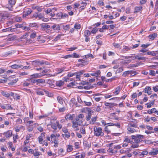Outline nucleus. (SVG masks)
<instances>
[{
    "label": "nucleus",
    "instance_id": "obj_1",
    "mask_svg": "<svg viewBox=\"0 0 158 158\" xmlns=\"http://www.w3.org/2000/svg\"><path fill=\"white\" fill-rule=\"evenodd\" d=\"M94 133L95 135L97 136H102L104 135V133L102 131L101 127H95L94 128Z\"/></svg>",
    "mask_w": 158,
    "mask_h": 158
},
{
    "label": "nucleus",
    "instance_id": "obj_2",
    "mask_svg": "<svg viewBox=\"0 0 158 158\" xmlns=\"http://www.w3.org/2000/svg\"><path fill=\"white\" fill-rule=\"evenodd\" d=\"M16 0H8V4L6 6V7L10 11L13 10V6L15 4Z\"/></svg>",
    "mask_w": 158,
    "mask_h": 158
},
{
    "label": "nucleus",
    "instance_id": "obj_3",
    "mask_svg": "<svg viewBox=\"0 0 158 158\" xmlns=\"http://www.w3.org/2000/svg\"><path fill=\"white\" fill-rule=\"evenodd\" d=\"M48 64V63L46 62H44L43 60L40 61L39 60H37L33 61L32 62V64L33 65H40L42 64Z\"/></svg>",
    "mask_w": 158,
    "mask_h": 158
},
{
    "label": "nucleus",
    "instance_id": "obj_4",
    "mask_svg": "<svg viewBox=\"0 0 158 158\" xmlns=\"http://www.w3.org/2000/svg\"><path fill=\"white\" fill-rule=\"evenodd\" d=\"M51 139V142L52 143H54L55 144H58V141L57 139L56 136L54 134H52L50 137Z\"/></svg>",
    "mask_w": 158,
    "mask_h": 158
},
{
    "label": "nucleus",
    "instance_id": "obj_5",
    "mask_svg": "<svg viewBox=\"0 0 158 158\" xmlns=\"http://www.w3.org/2000/svg\"><path fill=\"white\" fill-rule=\"evenodd\" d=\"M158 154V148H153L152 151L149 152V155L151 156H156Z\"/></svg>",
    "mask_w": 158,
    "mask_h": 158
},
{
    "label": "nucleus",
    "instance_id": "obj_6",
    "mask_svg": "<svg viewBox=\"0 0 158 158\" xmlns=\"http://www.w3.org/2000/svg\"><path fill=\"white\" fill-rule=\"evenodd\" d=\"M41 29L43 31H45L46 29L49 28L50 27V26L49 25L45 23L41 24Z\"/></svg>",
    "mask_w": 158,
    "mask_h": 158
},
{
    "label": "nucleus",
    "instance_id": "obj_7",
    "mask_svg": "<svg viewBox=\"0 0 158 158\" xmlns=\"http://www.w3.org/2000/svg\"><path fill=\"white\" fill-rule=\"evenodd\" d=\"M54 31H59L60 29V27L59 24H54L51 27Z\"/></svg>",
    "mask_w": 158,
    "mask_h": 158
},
{
    "label": "nucleus",
    "instance_id": "obj_8",
    "mask_svg": "<svg viewBox=\"0 0 158 158\" xmlns=\"http://www.w3.org/2000/svg\"><path fill=\"white\" fill-rule=\"evenodd\" d=\"M64 133V135L65 137L68 138L70 136V134L69 132L68 129L65 128L62 129Z\"/></svg>",
    "mask_w": 158,
    "mask_h": 158
},
{
    "label": "nucleus",
    "instance_id": "obj_9",
    "mask_svg": "<svg viewBox=\"0 0 158 158\" xmlns=\"http://www.w3.org/2000/svg\"><path fill=\"white\" fill-rule=\"evenodd\" d=\"M46 13L48 15H50L52 17H54L55 14L53 12V9H51L49 8L46 11Z\"/></svg>",
    "mask_w": 158,
    "mask_h": 158
},
{
    "label": "nucleus",
    "instance_id": "obj_10",
    "mask_svg": "<svg viewBox=\"0 0 158 158\" xmlns=\"http://www.w3.org/2000/svg\"><path fill=\"white\" fill-rule=\"evenodd\" d=\"M3 134L6 136V138H10L12 136V133L11 131L9 130L6 132H4Z\"/></svg>",
    "mask_w": 158,
    "mask_h": 158
},
{
    "label": "nucleus",
    "instance_id": "obj_11",
    "mask_svg": "<svg viewBox=\"0 0 158 158\" xmlns=\"http://www.w3.org/2000/svg\"><path fill=\"white\" fill-rule=\"evenodd\" d=\"M25 128L23 126H18L15 128V130L16 132H19L20 130H22L24 131L25 130Z\"/></svg>",
    "mask_w": 158,
    "mask_h": 158
},
{
    "label": "nucleus",
    "instance_id": "obj_12",
    "mask_svg": "<svg viewBox=\"0 0 158 158\" xmlns=\"http://www.w3.org/2000/svg\"><path fill=\"white\" fill-rule=\"evenodd\" d=\"M44 75L45 74H43L41 73H35L31 75V76L33 78H37L41 77Z\"/></svg>",
    "mask_w": 158,
    "mask_h": 158
},
{
    "label": "nucleus",
    "instance_id": "obj_13",
    "mask_svg": "<svg viewBox=\"0 0 158 158\" xmlns=\"http://www.w3.org/2000/svg\"><path fill=\"white\" fill-rule=\"evenodd\" d=\"M131 137L133 139H134L135 143H140L142 141V140L136 138V137L135 136V135H132Z\"/></svg>",
    "mask_w": 158,
    "mask_h": 158
},
{
    "label": "nucleus",
    "instance_id": "obj_14",
    "mask_svg": "<svg viewBox=\"0 0 158 158\" xmlns=\"http://www.w3.org/2000/svg\"><path fill=\"white\" fill-rule=\"evenodd\" d=\"M74 114L71 115L70 114H68L66 115L65 116V118L66 120H72L73 119V116Z\"/></svg>",
    "mask_w": 158,
    "mask_h": 158
},
{
    "label": "nucleus",
    "instance_id": "obj_15",
    "mask_svg": "<svg viewBox=\"0 0 158 158\" xmlns=\"http://www.w3.org/2000/svg\"><path fill=\"white\" fill-rule=\"evenodd\" d=\"M23 65L18 64H13L11 66L12 68L13 69H17L19 68H22Z\"/></svg>",
    "mask_w": 158,
    "mask_h": 158
},
{
    "label": "nucleus",
    "instance_id": "obj_16",
    "mask_svg": "<svg viewBox=\"0 0 158 158\" xmlns=\"http://www.w3.org/2000/svg\"><path fill=\"white\" fill-rule=\"evenodd\" d=\"M137 122H136L133 124L131 123H129L128 124V127L136 128L137 127Z\"/></svg>",
    "mask_w": 158,
    "mask_h": 158
},
{
    "label": "nucleus",
    "instance_id": "obj_17",
    "mask_svg": "<svg viewBox=\"0 0 158 158\" xmlns=\"http://www.w3.org/2000/svg\"><path fill=\"white\" fill-rule=\"evenodd\" d=\"M121 90V89L120 86H118L115 89V91L114 92V93L115 95H117L119 93V92Z\"/></svg>",
    "mask_w": 158,
    "mask_h": 158
},
{
    "label": "nucleus",
    "instance_id": "obj_18",
    "mask_svg": "<svg viewBox=\"0 0 158 158\" xmlns=\"http://www.w3.org/2000/svg\"><path fill=\"white\" fill-rule=\"evenodd\" d=\"M142 9V7L141 6H136L135 7L134 13H137L141 11Z\"/></svg>",
    "mask_w": 158,
    "mask_h": 158
},
{
    "label": "nucleus",
    "instance_id": "obj_19",
    "mask_svg": "<svg viewBox=\"0 0 158 158\" xmlns=\"http://www.w3.org/2000/svg\"><path fill=\"white\" fill-rule=\"evenodd\" d=\"M131 73H132V71H125L123 73V76L124 77H126L127 75H128L129 74H131Z\"/></svg>",
    "mask_w": 158,
    "mask_h": 158
},
{
    "label": "nucleus",
    "instance_id": "obj_20",
    "mask_svg": "<svg viewBox=\"0 0 158 158\" xmlns=\"http://www.w3.org/2000/svg\"><path fill=\"white\" fill-rule=\"evenodd\" d=\"M91 33L90 31L88 30H85L84 32V35L85 36H89L91 35Z\"/></svg>",
    "mask_w": 158,
    "mask_h": 158
},
{
    "label": "nucleus",
    "instance_id": "obj_21",
    "mask_svg": "<svg viewBox=\"0 0 158 158\" xmlns=\"http://www.w3.org/2000/svg\"><path fill=\"white\" fill-rule=\"evenodd\" d=\"M51 127L52 128L54 129V130H56L57 129V121L56 123H52V122H51Z\"/></svg>",
    "mask_w": 158,
    "mask_h": 158
},
{
    "label": "nucleus",
    "instance_id": "obj_22",
    "mask_svg": "<svg viewBox=\"0 0 158 158\" xmlns=\"http://www.w3.org/2000/svg\"><path fill=\"white\" fill-rule=\"evenodd\" d=\"M97 119V117L96 116L93 117L92 118L91 120L89 122L90 124H94L95 122L96 121Z\"/></svg>",
    "mask_w": 158,
    "mask_h": 158
},
{
    "label": "nucleus",
    "instance_id": "obj_23",
    "mask_svg": "<svg viewBox=\"0 0 158 158\" xmlns=\"http://www.w3.org/2000/svg\"><path fill=\"white\" fill-rule=\"evenodd\" d=\"M92 114L91 113V112L90 113H87V115L86 117V119L87 121H89L90 120Z\"/></svg>",
    "mask_w": 158,
    "mask_h": 158
},
{
    "label": "nucleus",
    "instance_id": "obj_24",
    "mask_svg": "<svg viewBox=\"0 0 158 158\" xmlns=\"http://www.w3.org/2000/svg\"><path fill=\"white\" fill-rule=\"evenodd\" d=\"M45 82V80L43 79H37V85H39V84L40 83H43Z\"/></svg>",
    "mask_w": 158,
    "mask_h": 158
},
{
    "label": "nucleus",
    "instance_id": "obj_25",
    "mask_svg": "<svg viewBox=\"0 0 158 158\" xmlns=\"http://www.w3.org/2000/svg\"><path fill=\"white\" fill-rule=\"evenodd\" d=\"M157 33H154L152 35H149L148 37L150 39L154 40L157 36Z\"/></svg>",
    "mask_w": 158,
    "mask_h": 158
},
{
    "label": "nucleus",
    "instance_id": "obj_26",
    "mask_svg": "<svg viewBox=\"0 0 158 158\" xmlns=\"http://www.w3.org/2000/svg\"><path fill=\"white\" fill-rule=\"evenodd\" d=\"M44 90H37L36 91V94L39 95H44Z\"/></svg>",
    "mask_w": 158,
    "mask_h": 158
},
{
    "label": "nucleus",
    "instance_id": "obj_27",
    "mask_svg": "<svg viewBox=\"0 0 158 158\" xmlns=\"http://www.w3.org/2000/svg\"><path fill=\"white\" fill-rule=\"evenodd\" d=\"M101 72L99 70L95 73L91 74V75L93 76H95L97 77L100 74Z\"/></svg>",
    "mask_w": 158,
    "mask_h": 158
},
{
    "label": "nucleus",
    "instance_id": "obj_28",
    "mask_svg": "<svg viewBox=\"0 0 158 158\" xmlns=\"http://www.w3.org/2000/svg\"><path fill=\"white\" fill-rule=\"evenodd\" d=\"M64 84V81H57L56 83V85L58 86H61L63 85Z\"/></svg>",
    "mask_w": 158,
    "mask_h": 158
},
{
    "label": "nucleus",
    "instance_id": "obj_29",
    "mask_svg": "<svg viewBox=\"0 0 158 158\" xmlns=\"http://www.w3.org/2000/svg\"><path fill=\"white\" fill-rule=\"evenodd\" d=\"M72 123L73 124L72 127L74 128L77 127H78V126L79 125L78 124V123L76 121H72Z\"/></svg>",
    "mask_w": 158,
    "mask_h": 158
},
{
    "label": "nucleus",
    "instance_id": "obj_30",
    "mask_svg": "<svg viewBox=\"0 0 158 158\" xmlns=\"http://www.w3.org/2000/svg\"><path fill=\"white\" fill-rule=\"evenodd\" d=\"M151 89L149 86L146 87L144 89V92L145 93H147L148 95L151 94V93L149 94V91L151 90Z\"/></svg>",
    "mask_w": 158,
    "mask_h": 158
},
{
    "label": "nucleus",
    "instance_id": "obj_31",
    "mask_svg": "<svg viewBox=\"0 0 158 158\" xmlns=\"http://www.w3.org/2000/svg\"><path fill=\"white\" fill-rule=\"evenodd\" d=\"M57 99L58 102L61 104H63L64 101L63 98L60 97L58 96L57 97Z\"/></svg>",
    "mask_w": 158,
    "mask_h": 158
},
{
    "label": "nucleus",
    "instance_id": "obj_32",
    "mask_svg": "<svg viewBox=\"0 0 158 158\" xmlns=\"http://www.w3.org/2000/svg\"><path fill=\"white\" fill-rule=\"evenodd\" d=\"M73 150V146L70 145H69L67 146V151L68 152H70Z\"/></svg>",
    "mask_w": 158,
    "mask_h": 158
},
{
    "label": "nucleus",
    "instance_id": "obj_33",
    "mask_svg": "<svg viewBox=\"0 0 158 158\" xmlns=\"http://www.w3.org/2000/svg\"><path fill=\"white\" fill-rule=\"evenodd\" d=\"M5 72H6V73H8L11 72L10 70H8L7 71H6L5 70L0 68V76L1 75L2 73H5Z\"/></svg>",
    "mask_w": 158,
    "mask_h": 158
},
{
    "label": "nucleus",
    "instance_id": "obj_34",
    "mask_svg": "<svg viewBox=\"0 0 158 158\" xmlns=\"http://www.w3.org/2000/svg\"><path fill=\"white\" fill-rule=\"evenodd\" d=\"M62 13L60 12L57 13L56 15V16L57 18L56 19H62Z\"/></svg>",
    "mask_w": 158,
    "mask_h": 158
},
{
    "label": "nucleus",
    "instance_id": "obj_35",
    "mask_svg": "<svg viewBox=\"0 0 158 158\" xmlns=\"http://www.w3.org/2000/svg\"><path fill=\"white\" fill-rule=\"evenodd\" d=\"M113 45L116 48H121V45L119 44L114 43L113 44Z\"/></svg>",
    "mask_w": 158,
    "mask_h": 158
},
{
    "label": "nucleus",
    "instance_id": "obj_36",
    "mask_svg": "<svg viewBox=\"0 0 158 158\" xmlns=\"http://www.w3.org/2000/svg\"><path fill=\"white\" fill-rule=\"evenodd\" d=\"M127 130L128 131L130 132L131 133H134L136 131V130L134 129L131 128V127H128L127 128Z\"/></svg>",
    "mask_w": 158,
    "mask_h": 158
},
{
    "label": "nucleus",
    "instance_id": "obj_37",
    "mask_svg": "<svg viewBox=\"0 0 158 158\" xmlns=\"http://www.w3.org/2000/svg\"><path fill=\"white\" fill-rule=\"evenodd\" d=\"M65 68H58L57 69V73H62L64 70Z\"/></svg>",
    "mask_w": 158,
    "mask_h": 158
},
{
    "label": "nucleus",
    "instance_id": "obj_38",
    "mask_svg": "<svg viewBox=\"0 0 158 158\" xmlns=\"http://www.w3.org/2000/svg\"><path fill=\"white\" fill-rule=\"evenodd\" d=\"M147 54L148 55H152L153 56H155L156 55V53H155L154 51L148 52L147 53Z\"/></svg>",
    "mask_w": 158,
    "mask_h": 158
},
{
    "label": "nucleus",
    "instance_id": "obj_39",
    "mask_svg": "<svg viewBox=\"0 0 158 158\" xmlns=\"http://www.w3.org/2000/svg\"><path fill=\"white\" fill-rule=\"evenodd\" d=\"M2 95L6 97L7 98L9 97V93L6 92V91H3L2 92Z\"/></svg>",
    "mask_w": 158,
    "mask_h": 158
},
{
    "label": "nucleus",
    "instance_id": "obj_40",
    "mask_svg": "<svg viewBox=\"0 0 158 158\" xmlns=\"http://www.w3.org/2000/svg\"><path fill=\"white\" fill-rule=\"evenodd\" d=\"M81 26L80 24L76 23L74 25V28L77 30L80 29L81 28Z\"/></svg>",
    "mask_w": 158,
    "mask_h": 158
},
{
    "label": "nucleus",
    "instance_id": "obj_41",
    "mask_svg": "<svg viewBox=\"0 0 158 158\" xmlns=\"http://www.w3.org/2000/svg\"><path fill=\"white\" fill-rule=\"evenodd\" d=\"M39 142V143L41 144H43L44 142L43 140V138L41 136H39L38 137Z\"/></svg>",
    "mask_w": 158,
    "mask_h": 158
},
{
    "label": "nucleus",
    "instance_id": "obj_42",
    "mask_svg": "<svg viewBox=\"0 0 158 158\" xmlns=\"http://www.w3.org/2000/svg\"><path fill=\"white\" fill-rule=\"evenodd\" d=\"M44 91L45 93L49 97H52L53 96L52 94L50 93V92L48 91H47L45 90H44Z\"/></svg>",
    "mask_w": 158,
    "mask_h": 158
},
{
    "label": "nucleus",
    "instance_id": "obj_43",
    "mask_svg": "<svg viewBox=\"0 0 158 158\" xmlns=\"http://www.w3.org/2000/svg\"><path fill=\"white\" fill-rule=\"evenodd\" d=\"M18 80V79H13L8 84H9L12 85H14L15 83H16L17 82Z\"/></svg>",
    "mask_w": 158,
    "mask_h": 158
},
{
    "label": "nucleus",
    "instance_id": "obj_44",
    "mask_svg": "<svg viewBox=\"0 0 158 158\" xmlns=\"http://www.w3.org/2000/svg\"><path fill=\"white\" fill-rule=\"evenodd\" d=\"M33 137V135L32 134H28L26 136V139L27 140H29L30 138Z\"/></svg>",
    "mask_w": 158,
    "mask_h": 158
},
{
    "label": "nucleus",
    "instance_id": "obj_45",
    "mask_svg": "<svg viewBox=\"0 0 158 158\" xmlns=\"http://www.w3.org/2000/svg\"><path fill=\"white\" fill-rule=\"evenodd\" d=\"M36 36V33L35 32H33L30 35V37L31 38L34 39L35 38Z\"/></svg>",
    "mask_w": 158,
    "mask_h": 158
},
{
    "label": "nucleus",
    "instance_id": "obj_46",
    "mask_svg": "<svg viewBox=\"0 0 158 158\" xmlns=\"http://www.w3.org/2000/svg\"><path fill=\"white\" fill-rule=\"evenodd\" d=\"M135 136L136 137V138L139 139H143V135H135Z\"/></svg>",
    "mask_w": 158,
    "mask_h": 158
},
{
    "label": "nucleus",
    "instance_id": "obj_47",
    "mask_svg": "<svg viewBox=\"0 0 158 158\" xmlns=\"http://www.w3.org/2000/svg\"><path fill=\"white\" fill-rule=\"evenodd\" d=\"M98 152L99 153H104L106 152V150L104 149H101L98 150Z\"/></svg>",
    "mask_w": 158,
    "mask_h": 158
},
{
    "label": "nucleus",
    "instance_id": "obj_48",
    "mask_svg": "<svg viewBox=\"0 0 158 158\" xmlns=\"http://www.w3.org/2000/svg\"><path fill=\"white\" fill-rule=\"evenodd\" d=\"M33 128L32 126H29L27 128V131L29 132H31L33 130Z\"/></svg>",
    "mask_w": 158,
    "mask_h": 158
},
{
    "label": "nucleus",
    "instance_id": "obj_49",
    "mask_svg": "<svg viewBox=\"0 0 158 158\" xmlns=\"http://www.w3.org/2000/svg\"><path fill=\"white\" fill-rule=\"evenodd\" d=\"M61 35L59 34L57 36H56L55 39H54V40L55 41H57V40H59L60 39Z\"/></svg>",
    "mask_w": 158,
    "mask_h": 158
},
{
    "label": "nucleus",
    "instance_id": "obj_50",
    "mask_svg": "<svg viewBox=\"0 0 158 158\" xmlns=\"http://www.w3.org/2000/svg\"><path fill=\"white\" fill-rule=\"evenodd\" d=\"M149 74L150 75H151L153 76H155L156 75L155 71L154 70H152L150 71Z\"/></svg>",
    "mask_w": 158,
    "mask_h": 158
},
{
    "label": "nucleus",
    "instance_id": "obj_51",
    "mask_svg": "<svg viewBox=\"0 0 158 158\" xmlns=\"http://www.w3.org/2000/svg\"><path fill=\"white\" fill-rule=\"evenodd\" d=\"M37 130L40 132H42L44 130V128L40 126H39L37 127Z\"/></svg>",
    "mask_w": 158,
    "mask_h": 158
},
{
    "label": "nucleus",
    "instance_id": "obj_52",
    "mask_svg": "<svg viewBox=\"0 0 158 158\" xmlns=\"http://www.w3.org/2000/svg\"><path fill=\"white\" fill-rule=\"evenodd\" d=\"M72 57L74 58H78L79 57V55L77 54L76 53H73L72 55Z\"/></svg>",
    "mask_w": 158,
    "mask_h": 158
},
{
    "label": "nucleus",
    "instance_id": "obj_53",
    "mask_svg": "<svg viewBox=\"0 0 158 158\" xmlns=\"http://www.w3.org/2000/svg\"><path fill=\"white\" fill-rule=\"evenodd\" d=\"M41 154V152H35L34 153V156H39V155H40Z\"/></svg>",
    "mask_w": 158,
    "mask_h": 158
},
{
    "label": "nucleus",
    "instance_id": "obj_54",
    "mask_svg": "<svg viewBox=\"0 0 158 158\" xmlns=\"http://www.w3.org/2000/svg\"><path fill=\"white\" fill-rule=\"evenodd\" d=\"M68 17V15L67 14H62V19H64L65 18H67Z\"/></svg>",
    "mask_w": 158,
    "mask_h": 158
},
{
    "label": "nucleus",
    "instance_id": "obj_55",
    "mask_svg": "<svg viewBox=\"0 0 158 158\" xmlns=\"http://www.w3.org/2000/svg\"><path fill=\"white\" fill-rule=\"evenodd\" d=\"M18 139V135L17 134L13 137V139L14 142H16V140Z\"/></svg>",
    "mask_w": 158,
    "mask_h": 158
},
{
    "label": "nucleus",
    "instance_id": "obj_56",
    "mask_svg": "<svg viewBox=\"0 0 158 158\" xmlns=\"http://www.w3.org/2000/svg\"><path fill=\"white\" fill-rule=\"evenodd\" d=\"M86 105L87 106H90L91 105L92 103L90 102H88L85 101H84Z\"/></svg>",
    "mask_w": 158,
    "mask_h": 158
},
{
    "label": "nucleus",
    "instance_id": "obj_57",
    "mask_svg": "<svg viewBox=\"0 0 158 158\" xmlns=\"http://www.w3.org/2000/svg\"><path fill=\"white\" fill-rule=\"evenodd\" d=\"M97 31L98 29H97L95 27L92 30L91 32L93 34H95L97 32Z\"/></svg>",
    "mask_w": 158,
    "mask_h": 158
},
{
    "label": "nucleus",
    "instance_id": "obj_58",
    "mask_svg": "<svg viewBox=\"0 0 158 158\" xmlns=\"http://www.w3.org/2000/svg\"><path fill=\"white\" fill-rule=\"evenodd\" d=\"M141 154L142 155L144 156L147 155L148 154H149V152L145 150L142 152Z\"/></svg>",
    "mask_w": 158,
    "mask_h": 158
},
{
    "label": "nucleus",
    "instance_id": "obj_59",
    "mask_svg": "<svg viewBox=\"0 0 158 158\" xmlns=\"http://www.w3.org/2000/svg\"><path fill=\"white\" fill-rule=\"evenodd\" d=\"M6 105V109L7 110H12L13 109L12 107L10 105Z\"/></svg>",
    "mask_w": 158,
    "mask_h": 158
},
{
    "label": "nucleus",
    "instance_id": "obj_60",
    "mask_svg": "<svg viewBox=\"0 0 158 158\" xmlns=\"http://www.w3.org/2000/svg\"><path fill=\"white\" fill-rule=\"evenodd\" d=\"M70 28V27L69 25H66L64 27L63 29L64 30H68Z\"/></svg>",
    "mask_w": 158,
    "mask_h": 158
},
{
    "label": "nucleus",
    "instance_id": "obj_61",
    "mask_svg": "<svg viewBox=\"0 0 158 158\" xmlns=\"http://www.w3.org/2000/svg\"><path fill=\"white\" fill-rule=\"evenodd\" d=\"M37 23H30L29 24V26L30 27H34L36 26Z\"/></svg>",
    "mask_w": 158,
    "mask_h": 158
},
{
    "label": "nucleus",
    "instance_id": "obj_62",
    "mask_svg": "<svg viewBox=\"0 0 158 158\" xmlns=\"http://www.w3.org/2000/svg\"><path fill=\"white\" fill-rule=\"evenodd\" d=\"M149 45V44H143L141 45V47L143 48H147Z\"/></svg>",
    "mask_w": 158,
    "mask_h": 158
},
{
    "label": "nucleus",
    "instance_id": "obj_63",
    "mask_svg": "<svg viewBox=\"0 0 158 158\" xmlns=\"http://www.w3.org/2000/svg\"><path fill=\"white\" fill-rule=\"evenodd\" d=\"M139 146V145L137 144H132V145H131V147L133 148H137Z\"/></svg>",
    "mask_w": 158,
    "mask_h": 158
},
{
    "label": "nucleus",
    "instance_id": "obj_64",
    "mask_svg": "<svg viewBox=\"0 0 158 158\" xmlns=\"http://www.w3.org/2000/svg\"><path fill=\"white\" fill-rule=\"evenodd\" d=\"M32 11L30 9H28L26 11V12L27 13V14H28V15H30L31 14V13Z\"/></svg>",
    "mask_w": 158,
    "mask_h": 158
}]
</instances>
